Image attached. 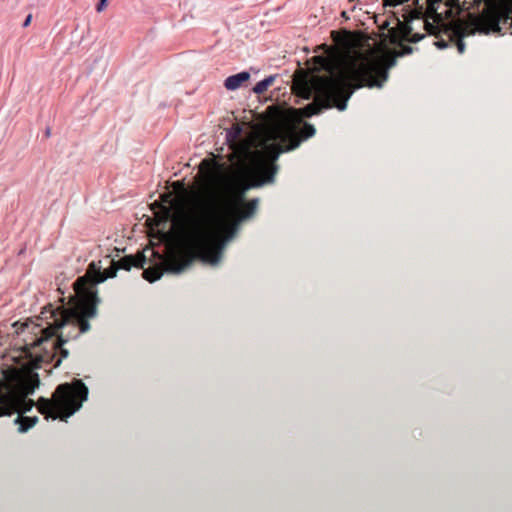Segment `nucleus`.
<instances>
[{
    "mask_svg": "<svg viewBox=\"0 0 512 512\" xmlns=\"http://www.w3.org/2000/svg\"><path fill=\"white\" fill-rule=\"evenodd\" d=\"M441 2L442 0H426V10L420 7L410 11L407 16L403 15L405 21H401L393 13L391 17L378 24L376 16L363 12L366 19L372 24H377L380 30L387 29L390 43L399 45L400 49L387 50L375 32L354 30V91L364 86L381 88L388 79L389 69L396 65L397 58L413 52V48L402 45V41L416 43L424 37L423 34L412 33L413 28L409 23L414 19L420 20L426 32L435 36L434 44L438 48L443 49L451 44L458 48V39L454 37L449 39L442 32L458 23H470L471 16L467 21L458 19L446 22L442 13L438 12ZM456 2L458 3V0H448L445 5L448 7Z\"/></svg>",
    "mask_w": 512,
    "mask_h": 512,
    "instance_id": "nucleus-1",
    "label": "nucleus"
},
{
    "mask_svg": "<svg viewBox=\"0 0 512 512\" xmlns=\"http://www.w3.org/2000/svg\"><path fill=\"white\" fill-rule=\"evenodd\" d=\"M278 169V165L273 166V170L265 177H262L263 175L254 167L247 171L249 181L240 185L236 201L241 211L236 219L229 222L228 229L221 238L219 231L229 218L228 202L213 197L202 216L191 222L186 232V251L172 254L166 260V272L181 274L195 261L217 266L222 260L226 246L237 236L241 223L252 218L258 210L259 198L247 201L246 193L251 189L273 183Z\"/></svg>",
    "mask_w": 512,
    "mask_h": 512,
    "instance_id": "nucleus-2",
    "label": "nucleus"
},
{
    "mask_svg": "<svg viewBox=\"0 0 512 512\" xmlns=\"http://www.w3.org/2000/svg\"><path fill=\"white\" fill-rule=\"evenodd\" d=\"M101 301L95 290L88 295L74 292L68 298L61 297L60 305L49 303L42 308L38 319L45 321V327L31 319L15 321L12 327L19 337L23 336L24 342L17 352H31L32 348L49 341H52L51 349L43 347L39 352H69L63 348L64 344L90 330L89 320L97 317Z\"/></svg>",
    "mask_w": 512,
    "mask_h": 512,
    "instance_id": "nucleus-3",
    "label": "nucleus"
},
{
    "mask_svg": "<svg viewBox=\"0 0 512 512\" xmlns=\"http://www.w3.org/2000/svg\"><path fill=\"white\" fill-rule=\"evenodd\" d=\"M331 44H322L323 55L314 56L325 75L303 79L305 98L314 100L295 109L297 115L311 118L325 110L344 111L352 96V31L340 28L331 31Z\"/></svg>",
    "mask_w": 512,
    "mask_h": 512,
    "instance_id": "nucleus-4",
    "label": "nucleus"
},
{
    "mask_svg": "<svg viewBox=\"0 0 512 512\" xmlns=\"http://www.w3.org/2000/svg\"><path fill=\"white\" fill-rule=\"evenodd\" d=\"M40 384L36 372L28 371L20 374L14 372L11 378L0 382V417L17 413L14 424L18 425V432L26 433L37 424V417H28L33 407L46 419L65 420L71 417L81 407V403L87 400V386L79 379L72 383H64L55 388L51 399L41 397L37 402L29 399Z\"/></svg>",
    "mask_w": 512,
    "mask_h": 512,
    "instance_id": "nucleus-5",
    "label": "nucleus"
},
{
    "mask_svg": "<svg viewBox=\"0 0 512 512\" xmlns=\"http://www.w3.org/2000/svg\"><path fill=\"white\" fill-rule=\"evenodd\" d=\"M512 27V0H500L498 4L491 5L479 16H471L470 23H458L446 28L442 33L458 39V52L465 51L463 38L475 33L500 32L503 28Z\"/></svg>",
    "mask_w": 512,
    "mask_h": 512,
    "instance_id": "nucleus-6",
    "label": "nucleus"
},
{
    "mask_svg": "<svg viewBox=\"0 0 512 512\" xmlns=\"http://www.w3.org/2000/svg\"><path fill=\"white\" fill-rule=\"evenodd\" d=\"M118 270L113 259L110 260V266L105 270H102L95 262H91L88 265L87 272L73 282L72 288L74 292H79L83 295H88V292L95 290L96 295H98L97 285L103 283L108 278L116 277Z\"/></svg>",
    "mask_w": 512,
    "mask_h": 512,
    "instance_id": "nucleus-7",
    "label": "nucleus"
},
{
    "mask_svg": "<svg viewBox=\"0 0 512 512\" xmlns=\"http://www.w3.org/2000/svg\"><path fill=\"white\" fill-rule=\"evenodd\" d=\"M283 142L280 145L279 149L274 147H270L268 150V159L269 161L260 160L254 166L262 175L267 176L272 170L273 166L277 165V160L282 153L290 152L297 149L300 146V141H296L295 143H290L289 141H285V135H283Z\"/></svg>",
    "mask_w": 512,
    "mask_h": 512,
    "instance_id": "nucleus-8",
    "label": "nucleus"
},
{
    "mask_svg": "<svg viewBox=\"0 0 512 512\" xmlns=\"http://www.w3.org/2000/svg\"><path fill=\"white\" fill-rule=\"evenodd\" d=\"M113 262L116 264L119 270L122 269L130 271L132 267L143 268L147 263V257L145 256L144 252H138L134 255H125L117 261L113 260Z\"/></svg>",
    "mask_w": 512,
    "mask_h": 512,
    "instance_id": "nucleus-9",
    "label": "nucleus"
},
{
    "mask_svg": "<svg viewBox=\"0 0 512 512\" xmlns=\"http://www.w3.org/2000/svg\"><path fill=\"white\" fill-rule=\"evenodd\" d=\"M316 134V128L313 124L309 122H304L301 134L299 135L298 132L294 131L293 129H288L285 131V141H289L290 143H295L296 141H300V144L303 141H306L310 138H312Z\"/></svg>",
    "mask_w": 512,
    "mask_h": 512,
    "instance_id": "nucleus-10",
    "label": "nucleus"
},
{
    "mask_svg": "<svg viewBox=\"0 0 512 512\" xmlns=\"http://www.w3.org/2000/svg\"><path fill=\"white\" fill-rule=\"evenodd\" d=\"M249 79L250 73L248 71H241L239 73L228 76L224 81V87L229 91H235Z\"/></svg>",
    "mask_w": 512,
    "mask_h": 512,
    "instance_id": "nucleus-11",
    "label": "nucleus"
},
{
    "mask_svg": "<svg viewBox=\"0 0 512 512\" xmlns=\"http://www.w3.org/2000/svg\"><path fill=\"white\" fill-rule=\"evenodd\" d=\"M276 75H269L265 77L264 79L258 81L254 87L252 88V91L257 94L261 95L267 91V89L273 85V83L276 80Z\"/></svg>",
    "mask_w": 512,
    "mask_h": 512,
    "instance_id": "nucleus-12",
    "label": "nucleus"
},
{
    "mask_svg": "<svg viewBox=\"0 0 512 512\" xmlns=\"http://www.w3.org/2000/svg\"><path fill=\"white\" fill-rule=\"evenodd\" d=\"M243 133V128L240 125H234L227 129L226 140L229 143L237 142Z\"/></svg>",
    "mask_w": 512,
    "mask_h": 512,
    "instance_id": "nucleus-13",
    "label": "nucleus"
},
{
    "mask_svg": "<svg viewBox=\"0 0 512 512\" xmlns=\"http://www.w3.org/2000/svg\"><path fill=\"white\" fill-rule=\"evenodd\" d=\"M145 280H147L150 283H153L157 280H159L163 273L158 269H144L142 273Z\"/></svg>",
    "mask_w": 512,
    "mask_h": 512,
    "instance_id": "nucleus-14",
    "label": "nucleus"
},
{
    "mask_svg": "<svg viewBox=\"0 0 512 512\" xmlns=\"http://www.w3.org/2000/svg\"><path fill=\"white\" fill-rule=\"evenodd\" d=\"M107 4H108V0H99L98 3L96 4V11L102 12L107 7Z\"/></svg>",
    "mask_w": 512,
    "mask_h": 512,
    "instance_id": "nucleus-15",
    "label": "nucleus"
},
{
    "mask_svg": "<svg viewBox=\"0 0 512 512\" xmlns=\"http://www.w3.org/2000/svg\"><path fill=\"white\" fill-rule=\"evenodd\" d=\"M31 21H32V15L29 14V15L26 16L22 26L23 27H28L30 25Z\"/></svg>",
    "mask_w": 512,
    "mask_h": 512,
    "instance_id": "nucleus-16",
    "label": "nucleus"
},
{
    "mask_svg": "<svg viewBox=\"0 0 512 512\" xmlns=\"http://www.w3.org/2000/svg\"><path fill=\"white\" fill-rule=\"evenodd\" d=\"M45 136L48 138L50 136V128H46L45 130Z\"/></svg>",
    "mask_w": 512,
    "mask_h": 512,
    "instance_id": "nucleus-17",
    "label": "nucleus"
},
{
    "mask_svg": "<svg viewBox=\"0 0 512 512\" xmlns=\"http://www.w3.org/2000/svg\"><path fill=\"white\" fill-rule=\"evenodd\" d=\"M342 16L345 18V19H349L348 15H347V11H342L341 12Z\"/></svg>",
    "mask_w": 512,
    "mask_h": 512,
    "instance_id": "nucleus-18",
    "label": "nucleus"
},
{
    "mask_svg": "<svg viewBox=\"0 0 512 512\" xmlns=\"http://www.w3.org/2000/svg\"><path fill=\"white\" fill-rule=\"evenodd\" d=\"M357 21H358L362 26H366V22H365V20L358 19Z\"/></svg>",
    "mask_w": 512,
    "mask_h": 512,
    "instance_id": "nucleus-19",
    "label": "nucleus"
},
{
    "mask_svg": "<svg viewBox=\"0 0 512 512\" xmlns=\"http://www.w3.org/2000/svg\"><path fill=\"white\" fill-rule=\"evenodd\" d=\"M25 356L28 357V359H32L33 356H38L37 354H25Z\"/></svg>",
    "mask_w": 512,
    "mask_h": 512,
    "instance_id": "nucleus-20",
    "label": "nucleus"
},
{
    "mask_svg": "<svg viewBox=\"0 0 512 512\" xmlns=\"http://www.w3.org/2000/svg\"><path fill=\"white\" fill-rule=\"evenodd\" d=\"M353 10H354V13H356V7H355V6L353 7ZM358 16H359V15L354 14V19H355L356 17H358Z\"/></svg>",
    "mask_w": 512,
    "mask_h": 512,
    "instance_id": "nucleus-21",
    "label": "nucleus"
},
{
    "mask_svg": "<svg viewBox=\"0 0 512 512\" xmlns=\"http://www.w3.org/2000/svg\"><path fill=\"white\" fill-rule=\"evenodd\" d=\"M177 184L181 185L182 187L184 186V184L180 181H177Z\"/></svg>",
    "mask_w": 512,
    "mask_h": 512,
    "instance_id": "nucleus-22",
    "label": "nucleus"
}]
</instances>
